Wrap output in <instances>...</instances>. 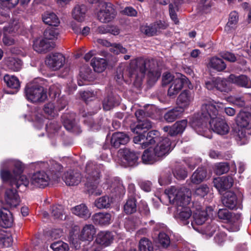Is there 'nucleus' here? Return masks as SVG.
Listing matches in <instances>:
<instances>
[{"label":"nucleus","mask_w":251,"mask_h":251,"mask_svg":"<svg viewBox=\"0 0 251 251\" xmlns=\"http://www.w3.org/2000/svg\"><path fill=\"white\" fill-rule=\"evenodd\" d=\"M217 104V106L211 103L202 104L201 113L194 115L190 121L191 126L198 134L208 138L212 137L205 133L208 129L207 123L211 129L218 134L226 135L229 131V127L225 120L218 116L219 112L223 108V105L220 102Z\"/></svg>","instance_id":"1"},{"label":"nucleus","mask_w":251,"mask_h":251,"mask_svg":"<svg viewBox=\"0 0 251 251\" xmlns=\"http://www.w3.org/2000/svg\"><path fill=\"white\" fill-rule=\"evenodd\" d=\"M165 195L170 202L177 206V217L181 224H189V219L192 215V211L187 205L191 201V192L185 188L172 186L165 191Z\"/></svg>","instance_id":"2"},{"label":"nucleus","mask_w":251,"mask_h":251,"mask_svg":"<svg viewBox=\"0 0 251 251\" xmlns=\"http://www.w3.org/2000/svg\"><path fill=\"white\" fill-rule=\"evenodd\" d=\"M24 170L22 163L18 160H7L1 164L0 176L3 180H9L10 185L19 188L23 185L26 187L28 181L25 176L22 175Z\"/></svg>","instance_id":"3"},{"label":"nucleus","mask_w":251,"mask_h":251,"mask_svg":"<svg viewBox=\"0 0 251 251\" xmlns=\"http://www.w3.org/2000/svg\"><path fill=\"white\" fill-rule=\"evenodd\" d=\"M103 166L96 164L92 161L88 162L85 167V177L83 179L84 185L88 192L95 196L102 194V190L99 186L101 171Z\"/></svg>","instance_id":"4"},{"label":"nucleus","mask_w":251,"mask_h":251,"mask_svg":"<svg viewBox=\"0 0 251 251\" xmlns=\"http://www.w3.org/2000/svg\"><path fill=\"white\" fill-rule=\"evenodd\" d=\"M130 66L134 69L132 75L139 77H143L148 70V77L151 82H156L161 75V72L153 60L137 58L131 61Z\"/></svg>","instance_id":"5"},{"label":"nucleus","mask_w":251,"mask_h":251,"mask_svg":"<svg viewBox=\"0 0 251 251\" xmlns=\"http://www.w3.org/2000/svg\"><path fill=\"white\" fill-rule=\"evenodd\" d=\"M95 233L96 229L93 225H86L79 234L71 233L69 237L70 242L75 249H78L80 247L81 241H91Z\"/></svg>","instance_id":"6"},{"label":"nucleus","mask_w":251,"mask_h":251,"mask_svg":"<svg viewBox=\"0 0 251 251\" xmlns=\"http://www.w3.org/2000/svg\"><path fill=\"white\" fill-rule=\"evenodd\" d=\"M184 86H187L189 89L193 88L191 82L185 75L181 74H176L175 79L168 89V95L170 97L176 96Z\"/></svg>","instance_id":"7"},{"label":"nucleus","mask_w":251,"mask_h":251,"mask_svg":"<svg viewBox=\"0 0 251 251\" xmlns=\"http://www.w3.org/2000/svg\"><path fill=\"white\" fill-rule=\"evenodd\" d=\"M65 62V59L62 54L52 53L48 54L45 60L46 66L52 71H57L62 67Z\"/></svg>","instance_id":"8"},{"label":"nucleus","mask_w":251,"mask_h":251,"mask_svg":"<svg viewBox=\"0 0 251 251\" xmlns=\"http://www.w3.org/2000/svg\"><path fill=\"white\" fill-rule=\"evenodd\" d=\"M172 143L168 137L162 138L161 141L152 148L156 155L160 160L169 154L174 147L172 146Z\"/></svg>","instance_id":"9"},{"label":"nucleus","mask_w":251,"mask_h":251,"mask_svg":"<svg viewBox=\"0 0 251 251\" xmlns=\"http://www.w3.org/2000/svg\"><path fill=\"white\" fill-rule=\"evenodd\" d=\"M56 176H50L48 174L43 171H39L32 175V185L40 188H44L48 186L50 182L55 181Z\"/></svg>","instance_id":"10"},{"label":"nucleus","mask_w":251,"mask_h":251,"mask_svg":"<svg viewBox=\"0 0 251 251\" xmlns=\"http://www.w3.org/2000/svg\"><path fill=\"white\" fill-rule=\"evenodd\" d=\"M116 15V12L111 3H104L98 13V19L102 23H107L112 21Z\"/></svg>","instance_id":"11"},{"label":"nucleus","mask_w":251,"mask_h":251,"mask_svg":"<svg viewBox=\"0 0 251 251\" xmlns=\"http://www.w3.org/2000/svg\"><path fill=\"white\" fill-rule=\"evenodd\" d=\"M158 134V131L157 130H151L149 132L147 135H145V133H142L135 136L133 138V142L135 144H140L142 148H146L149 145L156 142L151 136L152 135H157Z\"/></svg>","instance_id":"12"},{"label":"nucleus","mask_w":251,"mask_h":251,"mask_svg":"<svg viewBox=\"0 0 251 251\" xmlns=\"http://www.w3.org/2000/svg\"><path fill=\"white\" fill-rule=\"evenodd\" d=\"M62 179L68 186H77L82 180L81 173L76 170H70L63 175Z\"/></svg>","instance_id":"13"},{"label":"nucleus","mask_w":251,"mask_h":251,"mask_svg":"<svg viewBox=\"0 0 251 251\" xmlns=\"http://www.w3.org/2000/svg\"><path fill=\"white\" fill-rule=\"evenodd\" d=\"M114 235L109 231H101L97 235L95 242L100 246L105 248L113 242Z\"/></svg>","instance_id":"14"},{"label":"nucleus","mask_w":251,"mask_h":251,"mask_svg":"<svg viewBox=\"0 0 251 251\" xmlns=\"http://www.w3.org/2000/svg\"><path fill=\"white\" fill-rule=\"evenodd\" d=\"M214 186L222 193L230 188L233 184V179L230 176H222L215 178L213 180Z\"/></svg>","instance_id":"15"},{"label":"nucleus","mask_w":251,"mask_h":251,"mask_svg":"<svg viewBox=\"0 0 251 251\" xmlns=\"http://www.w3.org/2000/svg\"><path fill=\"white\" fill-rule=\"evenodd\" d=\"M210 210V207L207 208L206 210L202 209L201 208L196 209L193 215V221L191 224L194 229L199 231L198 229L194 226V224L201 225L204 223L207 219V211Z\"/></svg>","instance_id":"16"},{"label":"nucleus","mask_w":251,"mask_h":251,"mask_svg":"<svg viewBox=\"0 0 251 251\" xmlns=\"http://www.w3.org/2000/svg\"><path fill=\"white\" fill-rule=\"evenodd\" d=\"M187 125V121L186 120H182L176 122L172 126H165L163 130L165 132H168L171 136H175L178 134L182 133L185 130Z\"/></svg>","instance_id":"17"},{"label":"nucleus","mask_w":251,"mask_h":251,"mask_svg":"<svg viewBox=\"0 0 251 251\" xmlns=\"http://www.w3.org/2000/svg\"><path fill=\"white\" fill-rule=\"evenodd\" d=\"M229 81L241 87L251 88V80L247 76L241 75L237 76L231 74L228 76Z\"/></svg>","instance_id":"18"},{"label":"nucleus","mask_w":251,"mask_h":251,"mask_svg":"<svg viewBox=\"0 0 251 251\" xmlns=\"http://www.w3.org/2000/svg\"><path fill=\"white\" fill-rule=\"evenodd\" d=\"M119 153L123 156V159L126 161L129 166H133L137 164L138 155L133 151L127 148L121 149Z\"/></svg>","instance_id":"19"},{"label":"nucleus","mask_w":251,"mask_h":251,"mask_svg":"<svg viewBox=\"0 0 251 251\" xmlns=\"http://www.w3.org/2000/svg\"><path fill=\"white\" fill-rule=\"evenodd\" d=\"M236 123L241 128H251V114L249 112L241 111L236 117Z\"/></svg>","instance_id":"20"},{"label":"nucleus","mask_w":251,"mask_h":251,"mask_svg":"<svg viewBox=\"0 0 251 251\" xmlns=\"http://www.w3.org/2000/svg\"><path fill=\"white\" fill-rule=\"evenodd\" d=\"M5 201L11 207H16L20 202V197L15 190L7 189L5 193Z\"/></svg>","instance_id":"21"},{"label":"nucleus","mask_w":251,"mask_h":251,"mask_svg":"<svg viewBox=\"0 0 251 251\" xmlns=\"http://www.w3.org/2000/svg\"><path fill=\"white\" fill-rule=\"evenodd\" d=\"M53 45L51 42H47L39 37L34 41L32 48L38 52H47L53 48Z\"/></svg>","instance_id":"22"},{"label":"nucleus","mask_w":251,"mask_h":251,"mask_svg":"<svg viewBox=\"0 0 251 251\" xmlns=\"http://www.w3.org/2000/svg\"><path fill=\"white\" fill-rule=\"evenodd\" d=\"M13 218L10 211L2 208L0 210V226L4 228L11 227L13 224Z\"/></svg>","instance_id":"23"},{"label":"nucleus","mask_w":251,"mask_h":251,"mask_svg":"<svg viewBox=\"0 0 251 251\" xmlns=\"http://www.w3.org/2000/svg\"><path fill=\"white\" fill-rule=\"evenodd\" d=\"M129 140L127 134L123 132H115L113 134L111 139V145L116 148H118L121 145L126 144Z\"/></svg>","instance_id":"24"},{"label":"nucleus","mask_w":251,"mask_h":251,"mask_svg":"<svg viewBox=\"0 0 251 251\" xmlns=\"http://www.w3.org/2000/svg\"><path fill=\"white\" fill-rule=\"evenodd\" d=\"M111 215L110 213L99 212L95 213L92 216V220L95 225L100 226L107 225L110 224Z\"/></svg>","instance_id":"25"},{"label":"nucleus","mask_w":251,"mask_h":251,"mask_svg":"<svg viewBox=\"0 0 251 251\" xmlns=\"http://www.w3.org/2000/svg\"><path fill=\"white\" fill-rule=\"evenodd\" d=\"M207 67L217 72H222L226 68V65L222 58L214 56L209 59Z\"/></svg>","instance_id":"26"},{"label":"nucleus","mask_w":251,"mask_h":251,"mask_svg":"<svg viewBox=\"0 0 251 251\" xmlns=\"http://www.w3.org/2000/svg\"><path fill=\"white\" fill-rule=\"evenodd\" d=\"M87 8L84 4L77 5L73 9V18L79 22L83 21L85 18Z\"/></svg>","instance_id":"27"},{"label":"nucleus","mask_w":251,"mask_h":251,"mask_svg":"<svg viewBox=\"0 0 251 251\" xmlns=\"http://www.w3.org/2000/svg\"><path fill=\"white\" fill-rule=\"evenodd\" d=\"M108 62L106 59L99 57H94L91 61V65L94 71L97 73L103 72L107 66Z\"/></svg>","instance_id":"28"},{"label":"nucleus","mask_w":251,"mask_h":251,"mask_svg":"<svg viewBox=\"0 0 251 251\" xmlns=\"http://www.w3.org/2000/svg\"><path fill=\"white\" fill-rule=\"evenodd\" d=\"M71 211L75 215L84 219H87L91 216V213L88 207L83 203L72 208Z\"/></svg>","instance_id":"29"},{"label":"nucleus","mask_w":251,"mask_h":251,"mask_svg":"<svg viewBox=\"0 0 251 251\" xmlns=\"http://www.w3.org/2000/svg\"><path fill=\"white\" fill-rule=\"evenodd\" d=\"M192 100V98L191 96L190 92L188 91H183L178 96L177 100L178 106L181 107L184 110L187 108Z\"/></svg>","instance_id":"30"},{"label":"nucleus","mask_w":251,"mask_h":251,"mask_svg":"<svg viewBox=\"0 0 251 251\" xmlns=\"http://www.w3.org/2000/svg\"><path fill=\"white\" fill-rule=\"evenodd\" d=\"M223 204L229 209H234L237 204L236 195L231 191L227 192L222 199Z\"/></svg>","instance_id":"31"},{"label":"nucleus","mask_w":251,"mask_h":251,"mask_svg":"<svg viewBox=\"0 0 251 251\" xmlns=\"http://www.w3.org/2000/svg\"><path fill=\"white\" fill-rule=\"evenodd\" d=\"M142 159L144 163L149 164H153L159 160L152 148H149L144 151Z\"/></svg>","instance_id":"32"},{"label":"nucleus","mask_w":251,"mask_h":251,"mask_svg":"<svg viewBox=\"0 0 251 251\" xmlns=\"http://www.w3.org/2000/svg\"><path fill=\"white\" fill-rule=\"evenodd\" d=\"M47 98L46 90L42 86L32 88V102H43Z\"/></svg>","instance_id":"33"},{"label":"nucleus","mask_w":251,"mask_h":251,"mask_svg":"<svg viewBox=\"0 0 251 251\" xmlns=\"http://www.w3.org/2000/svg\"><path fill=\"white\" fill-rule=\"evenodd\" d=\"M233 134L238 145H243L248 142V137L244 128L238 127L235 129Z\"/></svg>","instance_id":"34"},{"label":"nucleus","mask_w":251,"mask_h":251,"mask_svg":"<svg viewBox=\"0 0 251 251\" xmlns=\"http://www.w3.org/2000/svg\"><path fill=\"white\" fill-rule=\"evenodd\" d=\"M151 123L148 120L139 121L135 127L132 128V131L137 134H145V132L151 127Z\"/></svg>","instance_id":"35"},{"label":"nucleus","mask_w":251,"mask_h":251,"mask_svg":"<svg viewBox=\"0 0 251 251\" xmlns=\"http://www.w3.org/2000/svg\"><path fill=\"white\" fill-rule=\"evenodd\" d=\"M183 112V109L182 108L176 107L168 111L164 115V118L167 122L172 123L179 118Z\"/></svg>","instance_id":"36"},{"label":"nucleus","mask_w":251,"mask_h":251,"mask_svg":"<svg viewBox=\"0 0 251 251\" xmlns=\"http://www.w3.org/2000/svg\"><path fill=\"white\" fill-rule=\"evenodd\" d=\"M43 21L47 25L53 26H58L60 20L57 15L50 12H47L42 16Z\"/></svg>","instance_id":"37"},{"label":"nucleus","mask_w":251,"mask_h":251,"mask_svg":"<svg viewBox=\"0 0 251 251\" xmlns=\"http://www.w3.org/2000/svg\"><path fill=\"white\" fill-rule=\"evenodd\" d=\"M120 97L112 94L108 96L103 101V107L105 110H109L120 103Z\"/></svg>","instance_id":"38"},{"label":"nucleus","mask_w":251,"mask_h":251,"mask_svg":"<svg viewBox=\"0 0 251 251\" xmlns=\"http://www.w3.org/2000/svg\"><path fill=\"white\" fill-rule=\"evenodd\" d=\"M3 80L7 87L15 90V92H17L19 90L20 83L17 77L14 75H6L4 76Z\"/></svg>","instance_id":"39"},{"label":"nucleus","mask_w":251,"mask_h":251,"mask_svg":"<svg viewBox=\"0 0 251 251\" xmlns=\"http://www.w3.org/2000/svg\"><path fill=\"white\" fill-rule=\"evenodd\" d=\"M112 202V199L108 196L105 195L96 199L94 204L99 209L109 208Z\"/></svg>","instance_id":"40"},{"label":"nucleus","mask_w":251,"mask_h":251,"mask_svg":"<svg viewBox=\"0 0 251 251\" xmlns=\"http://www.w3.org/2000/svg\"><path fill=\"white\" fill-rule=\"evenodd\" d=\"M74 117V114H64L62 116L64 127L67 130L72 132H74V128L75 127Z\"/></svg>","instance_id":"41"},{"label":"nucleus","mask_w":251,"mask_h":251,"mask_svg":"<svg viewBox=\"0 0 251 251\" xmlns=\"http://www.w3.org/2000/svg\"><path fill=\"white\" fill-rule=\"evenodd\" d=\"M206 176V172L203 168H199L191 176V181L193 183L199 184L202 182Z\"/></svg>","instance_id":"42"},{"label":"nucleus","mask_w":251,"mask_h":251,"mask_svg":"<svg viewBox=\"0 0 251 251\" xmlns=\"http://www.w3.org/2000/svg\"><path fill=\"white\" fill-rule=\"evenodd\" d=\"M217 230H219V227L214 220L211 221L210 224L207 225L205 227L201 229V232L209 237L213 235V233Z\"/></svg>","instance_id":"43"},{"label":"nucleus","mask_w":251,"mask_h":251,"mask_svg":"<svg viewBox=\"0 0 251 251\" xmlns=\"http://www.w3.org/2000/svg\"><path fill=\"white\" fill-rule=\"evenodd\" d=\"M216 82V89L217 90L223 92H228L230 91L228 82L226 79L217 77Z\"/></svg>","instance_id":"44"},{"label":"nucleus","mask_w":251,"mask_h":251,"mask_svg":"<svg viewBox=\"0 0 251 251\" xmlns=\"http://www.w3.org/2000/svg\"><path fill=\"white\" fill-rule=\"evenodd\" d=\"M124 211L127 214H130L136 210V200L134 198H129L124 207Z\"/></svg>","instance_id":"45"},{"label":"nucleus","mask_w":251,"mask_h":251,"mask_svg":"<svg viewBox=\"0 0 251 251\" xmlns=\"http://www.w3.org/2000/svg\"><path fill=\"white\" fill-rule=\"evenodd\" d=\"M52 216L55 219L65 220L66 216L63 214V208L62 205H54L51 208Z\"/></svg>","instance_id":"46"},{"label":"nucleus","mask_w":251,"mask_h":251,"mask_svg":"<svg viewBox=\"0 0 251 251\" xmlns=\"http://www.w3.org/2000/svg\"><path fill=\"white\" fill-rule=\"evenodd\" d=\"M58 35V30L57 28L53 27L47 28L44 32L45 39L49 40L56 39Z\"/></svg>","instance_id":"47"},{"label":"nucleus","mask_w":251,"mask_h":251,"mask_svg":"<svg viewBox=\"0 0 251 251\" xmlns=\"http://www.w3.org/2000/svg\"><path fill=\"white\" fill-rule=\"evenodd\" d=\"M238 20V14L235 11L231 12L229 14L228 22H227L225 29L229 31L231 28H234Z\"/></svg>","instance_id":"48"},{"label":"nucleus","mask_w":251,"mask_h":251,"mask_svg":"<svg viewBox=\"0 0 251 251\" xmlns=\"http://www.w3.org/2000/svg\"><path fill=\"white\" fill-rule=\"evenodd\" d=\"M158 242L162 247L167 248L170 244V238L166 233L160 232L158 236Z\"/></svg>","instance_id":"49"},{"label":"nucleus","mask_w":251,"mask_h":251,"mask_svg":"<svg viewBox=\"0 0 251 251\" xmlns=\"http://www.w3.org/2000/svg\"><path fill=\"white\" fill-rule=\"evenodd\" d=\"M139 248V251H152L153 249L151 242L145 238L140 240Z\"/></svg>","instance_id":"50"},{"label":"nucleus","mask_w":251,"mask_h":251,"mask_svg":"<svg viewBox=\"0 0 251 251\" xmlns=\"http://www.w3.org/2000/svg\"><path fill=\"white\" fill-rule=\"evenodd\" d=\"M174 175L178 179H184L187 176V171L183 167L176 166L173 171Z\"/></svg>","instance_id":"51"},{"label":"nucleus","mask_w":251,"mask_h":251,"mask_svg":"<svg viewBox=\"0 0 251 251\" xmlns=\"http://www.w3.org/2000/svg\"><path fill=\"white\" fill-rule=\"evenodd\" d=\"M50 248L54 251H68L69 250L68 244L61 241L53 243L51 244Z\"/></svg>","instance_id":"52"},{"label":"nucleus","mask_w":251,"mask_h":251,"mask_svg":"<svg viewBox=\"0 0 251 251\" xmlns=\"http://www.w3.org/2000/svg\"><path fill=\"white\" fill-rule=\"evenodd\" d=\"M139 220L129 218L126 220L125 223V226L129 231H133L140 224Z\"/></svg>","instance_id":"53"},{"label":"nucleus","mask_w":251,"mask_h":251,"mask_svg":"<svg viewBox=\"0 0 251 251\" xmlns=\"http://www.w3.org/2000/svg\"><path fill=\"white\" fill-rule=\"evenodd\" d=\"M209 191V188L207 185H201L195 189L194 195L197 197L203 198L207 195Z\"/></svg>","instance_id":"54"},{"label":"nucleus","mask_w":251,"mask_h":251,"mask_svg":"<svg viewBox=\"0 0 251 251\" xmlns=\"http://www.w3.org/2000/svg\"><path fill=\"white\" fill-rule=\"evenodd\" d=\"M219 219L226 220L227 222H232V214L226 209H220L218 212Z\"/></svg>","instance_id":"55"},{"label":"nucleus","mask_w":251,"mask_h":251,"mask_svg":"<svg viewBox=\"0 0 251 251\" xmlns=\"http://www.w3.org/2000/svg\"><path fill=\"white\" fill-rule=\"evenodd\" d=\"M109 50L115 54H125L127 52V50L120 44L111 45Z\"/></svg>","instance_id":"56"},{"label":"nucleus","mask_w":251,"mask_h":251,"mask_svg":"<svg viewBox=\"0 0 251 251\" xmlns=\"http://www.w3.org/2000/svg\"><path fill=\"white\" fill-rule=\"evenodd\" d=\"M8 66L10 69L15 71H19L22 68V62L20 60L11 58L9 60Z\"/></svg>","instance_id":"57"},{"label":"nucleus","mask_w":251,"mask_h":251,"mask_svg":"<svg viewBox=\"0 0 251 251\" xmlns=\"http://www.w3.org/2000/svg\"><path fill=\"white\" fill-rule=\"evenodd\" d=\"M228 170V165L226 163H219L215 165V173L218 175L226 173Z\"/></svg>","instance_id":"58"},{"label":"nucleus","mask_w":251,"mask_h":251,"mask_svg":"<svg viewBox=\"0 0 251 251\" xmlns=\"http://www.w3.org/2000/svg\"><path fill=\"white\" fill-rule=\"evenodd\" d=\"M158 25H146L142 27V30L148 36H153L156 34L157 31V26Z\"/></svg>","instance_id":"59"},{"label":"nucleus","mask_w":251,"mask_h":251,"mask_svg":"<svg viewBox=\"0 0 251 251\" xmlns=\"http://www.w3.org/2000/svg\"><path fill=\"white\" fill-rule=\"evenodd\" d=\"M220 54L223 59L230 62H234L237 60L235 54L229 51H223L221 52Z\"/></svg>","instance_id":"60"},{"label":"nucleus","mask_w":251,"mask_h":251,"mask_svg":"<svg viewBox=\"0 0 251 251\" xmlns=\"http://www.w3.org/2000/svg\"><path fill=\"white\" fill-rule=\"evenodd\" d=\"M92 73L91 69L87 66H83L80 68V76L84 80H87Z\"/></svg>","instance_id":"61"},{"label":"nucleus","mask_w":251,"mask_h":251,"mask_svg":"<svg viewBox=\"0 0 251 251\" xmlns=\"http://www.w3.org/2000/svg\"><path fill=\"white\" fill-rule=\"evenodd\" d=\"M24 96L29 101H31V82L27 83L24 89Z\"/></svg>","instance_id":"62"},{"label":"nucleus","mask_w":251,"mask_h":251,"mask_svg":"<svg viewBox=\"0 0 251 251\" xmlns=\"http://www.w3.org/2000/svg\"><path fill=\"white\" fill-rule=\"evenodd\" d=\"M176 76L173 75L170 73H165L162 76V84L166 85L172 83L175 79Z\"/></svg>","instance_id":"63"},{"label":"nucleus","mask_w":251,"mask_h":251,"mask_svg":"<svg viewBox=\"0 0 251 251\" xmlns=\"http://www.w3.org/2000/svg\"><path fill=\"white\" fill-rule=\"evenodd\" d=\"M12 238L11 236H6L0 237V247H8L12 245Z\"/></svg>","instance_id":"64"}]
</instances>
